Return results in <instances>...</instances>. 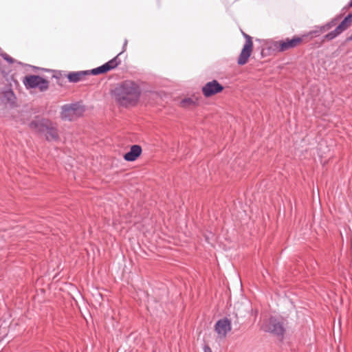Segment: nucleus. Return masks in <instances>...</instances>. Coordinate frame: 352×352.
I'll return each instance as SVG.
<instances>
[{
    "label": "nucleus",
    "mask_w": 352,
    "mask_h": 352,
    "mask_svg": "<svg viewBox=\"0 0 352 352\" xmlns=\"http://www.w3.org/2000/svg\"><path fill=\"white\" fill-rule=\"evenodd\" d=\"M28 126L36 133L44 134L47 141L57 140L58 139L56 124L50 119L36 116L28 124Z\"/></svg>",
    "instance_id": "obj_2"
},
{
    "label": "nucleus",
    "mask_w": 352,
    "mask_h": 352,
    "mask_svg": "<svg viewBox=\"0 0 352 352\" xmlns=\"http://www.w3.org/2000/svg\"><path fill=\"white\" fill-rule=\"evenodd\" d=\"M84 111L78 103L65 104L62 107L60 117L63 120L72 121L81 116Z\"/></svg>",
    "instance_id": "obj_3"
},
{
    "label": "nucleus",
    "mask_w": 352,
    "mask_h": 352,
    "mask_svg": "<svg viewBox=\"0 0 352 352\" xmlns=\"http://www.w3.org/2000/svg\"><path fill=\"white\" fill-rule=\"evenodd\" d=\"M302 42V38L294 37L292 39L286 38L276 42L275 46L279 52H285L289 49L294 48Z\"/></svg>",
    "instance_id": "obj_9"
},
{
    "label": "nucleus",
    "mask_w": 352,
    "mask_h": 352,
    "mask_svg": "<svg viewBox=\"0 0 352 352\" xmlns=\"http://www.w3.org/2000/svg\"><path fill=\"white\" fill-rule=\"evenodd\" d=\"M319 30H321V34L326 32V29L324 28V25L318 27Z\"/></svg>",
    "instance_id": "obj_19"
},
{
    "label": "nucleus",
    "mask_w": 352,
    "mask_h": 352,
    "mask_svg": "<svg viewBox=\"0 0 352 352\" xmlns=\"http://www.w3.org/2000/svg\"><path fill=\"white\" fill-rule=\"evenodd\" d=\"M142 151L140 145L134 144L131 146L130 151L124 155V159L127 162H133L141 155Z\"/></svg>",
    "instance_id": "obj_12"
},
{
    "label": "nucleus",
    "mask_w": 352,
    "mask_h": 352,
    "mask_svg": "<svg viewBox=\"0 0 352 352\" xmlns=\"http://www.w3.org/2000/svg\"><path fill=\"white\" fill-rule=\"evenodd\" d=\"M1 57L9 63H14V59L6 53L1 54Z\"/></svg>",
    "instance_id": "obj_15"
},
{
    "label": "nucleus",
    "mask_w": 352,
    "mask_h": 352,
    "mask_svg": "<svg viewBox=\"0 0 352 352\" xmlns=\"http://www.w3.org/2000/svg\"><path fill=\"white\" fill-rule=\"evenodd\" d=\"M337 19H332L331 21L328 22V25H329L330 28L333 27L336 24Z\"/></svg>",
    "instance_id": "obj_16"
},
{
    "label": "nucleus",
    "mask_w": 352,
    "mask_h": 352,
    "mask_svg": "<svg viewBox=\"0 0 352 352\" xmlns=\"http://www.w3.org/2000/svg\"><path fill=\"white\" fill-rule=\"evenodd\" d=\"M324 28L326 29L327 31L331 29L327 23L324 25Z\"/></svg>",
    "instance_id": "obj_21"
},
{
    "label": "nucleus",
    "mask_w": 352,
    "mask_h": 352,
    "mask_svg": "<svg viewBox=\"0 0 352 352\" xmlns=\"http://www.w3.org/2000/svg\"><path fill=\"white\" fill-rule=\"evenodd\" d=\"M352 23V13H349L342 21L337 26V28L324 36V39L331 41L336 38L342 32L346 30Z\"/></svg>",
    "instance_id": "obj_5"
},
{
    "label": "nucleus",
    "mask_w": 352,
    "mask_h": 352,
    "mask_svg": "<svg viewBox=\"0 0 352 352\" xmlns=\"http://www.w3.org/2000/svg\"><path fill=\"white\" fill-rule=\"evenodd\" d=\"M193 101L190 99V98H188V99H184L182 100V104H185L186 103H188V104H191L192 103Z\"/></svg>",
    "instance_id": "obj_17"
},
{
    "label": "nucleus",
    "mask_w": 352,
    "mask_h": 352,
    "mask_svg": "<svg viewBox=\"0 0 352 352\" xmlns=\"http://www.w3.org/2000/svg\"><path fill=\"white\" fill-rule=\"evenodd\" d=\"M121 54L122 52L119 53L117 56H116L114 58L104 65L90 70V74L98 75L100 74H104L113 69H115L121 63V60L119 58V56Z\"/></svg>",
    "instance_id": "obj_6"
},
{
    "label": "nucleus",
    "mask_w": 352,
    "mask_h": 352,
    "mask_svg": "<svg viewBox=\"0 0 352 352\" xmlns=\"http://www.w3.org/2000/svg\"><path fill=\"white\" fill-rule=\"evenodd\" d=\"M23 82L27 89L38 88L41 91H45L49 87V82L40 76H26Z\"/></svg>",
    "instance_id": "obj_4"
},
{
    "label": "nucleus",
    "mask_w": 352,
    "mask_h": 352,
    "mask_svg": "<svg viewBox=\"0 0 352 352\" xmlns=\"http://www.w3.org/2000/svg\"><path fill=\"white\" fill-rule=\"evenodd\" d=\"M8 94H11V95H13V92L12 91H10Z\"/></svg>",
    "instance_id": "obj_26"
},
{
    "label": "nucleus",
    "mask_w": 352,
    "mask_h": 352,
    "mask_svg": "<svg viewBox=\"0 0 352 352\" xmlns=\"http://www.w3.org/2000/svg\"><path fill=\"white\" fill-rule=\"evenodd\" d=\"M243 36L245 38V41H248V39L249 38L250 41H252V37L245 33H243Z\"/></svg>",
    "instance_id": "obj_20"
},
{
    "label": "nucleus",
    "mask_w": 352,
    "mask_h": 352,
    "mask_svg": "<svg viewBox=\"0 0 352 352\" xmlns=\"http://www.w3.org/2000/svg\"><path fill=\"white\" fill-rule=\"evenodd\" d=\"M321 34V30H319L318 27H316L315 30L309 32L308 35L311 37L318 36Z\"/></svg>",
    "instance_id": "obj_14"
},
{
    "label": "nucleus",
    "mask_w": 352,
    "mask_h": 352,
    "mask_svg": "<svg viewBox=\"0 0 352 352\" xmlns=\"http://www.w3.org/2000/svg\"><path fill=\"white\" fill-rule=\"evenodd\" d=\"M204 352H212V351L208 345H204Z\"/></svg>",
    "instance_id": "obj_18"
},
{
    "label": "nucleus",
    "mask_w": 352,
    "mask_h": 352,
    "mask_svg": "<svg viewBox=\"0 0 352 352\" xmlns=\"http://www.w3.org/2000/svg\"><path fill=\"white\" fill-rule=\"evenodd\" d=\"M126 44H127V41H126V40H125L124 43V46H123V47H124V48L125 47V46L126 45Z\"/></svg>",
    "instance_id": "obj_22"
},
{
    "label": "nucleus",
    "mask_w": 352,
    "mask_h": 352,
    "mask_svg": "<svg viewBox=\"0 0 352 352\" xmlns=\"http://www.w3.org/2000/svg\"><path fill=\"white\" fill-rule=\"evenodd\" d=\"M253 47L252 41H250L249 38L248 41H245V43L243 45V47L241 52V54L238 58L237 63L240 65H245L250 58Z\"/></svg>",
    "instance_id": "obj_10"
},
{
    "label": "nucleus",
    "mask_w": 352,
    "mask_h": 352,
    "mask_svg": "<svg viewBox=\"0 0 352 352\" xmlns=\"http://www.w3.org/2000/svg\"><path fill=\"white\" fill-rule=\"evenodd\" d=\"M223 90V87L217 80H213L207 82L202 87L203 94L206 97L212 96L216 94L220 93Z\"/></svg>",
    "instance_id": "obj_8"
},
{
    "label": "nucleus",
    "mask_w": 352,
    "mask_h": 352,
    "mask_svg": "<svg viewBox=\"0 0 352 352\" xmlns=\"http://www.w3.org/2000/svg\"><path fill=\"white\" fill-rule=\"evenodd\" d=\"M141 94L140 87L133 81H124L117 86L113 92L116 102L121 106L134 105Z\"/></svg>",
    "instance_id": "obj_1"
},
{
    "label": "nucleus",
    "mask_w": 352,
    "mask_h": 352,
    "mask_svg": "<svg viewBox=\"0 0 352 352\" xmlns=\"http://www.w3.org/2000/svg\"><path fill=\"white\" fill-rule=\"evenodd\" d=\"M90 75L89 71H80L76 72H70L67 75L68 80L71 82H78L84 80L86 76Z\"/></svg>",
    "instance_id": "obj_13"
},
{
    "label": "nucleus",
    "mask_w": 352,
    "mask_h": 352,
    "mask_svg": "<svg viewBox=\"0 0 352 352\" xmlns=\"http://www.w3.org/2000/svg\"><path fill=\"white\" fill-rule=\"evenodd\" d=\"M267 331L278 336H283L285 331V327L283 320L271 317L269 320Z\"/></svg>",
    "instance_id": "obj_7"
},
{
    "label": "nucleus",
    "mask_w": 352,
    "mask_h": 352,
    "mask_svg": "<svg viewBox=\"0 0 352 352\" xmlns=\"http://www.w3.org/2000/svg\"><path fill=\"white\" fill-rule=\"evenodd\" d=\"M349 5V6H352V0H350Z\"/></svg>",
    "instance_id": "obj_25"
},
{
    "label": "nucleus",
    "mask_w": 352,
    "mask_h": 352,
    "mask_svg": "<svg viewBox=\"0 0 352 352\" xmlns=\"http://www.w3.org/2000/svg\"><path fill=\"white\" fill-rule=\"evenodd\" d=\"M352 40V34L348 38V41H351Z\"/></svg>",
    "instance_id": "obj_23"
},
{
    "label": "nucleus",
    "mask_w": 352,
    "mask_h": 352,
    "mask_svg": "<svg viewBox=\"0 0 352 352\" xmlns=\"http://www.w3.org/2000/svg\"><path fill=\"white\" fill-rule=\"evenodd\" d=\"M231 330V322L229 319L219 320L215 324V331L220 337L225 338Z\"/></svg>",
    "instance_id": "obj_11"
},
{
    "label": "nucleus",
    "mask_w": 352,
    "mask_h": 352,
    "mask_svg": "<svg viewBox=\"0 0 352 352\" xmlns=\"http://www.w3.org/2000/svg\"><path fill=\"white\" fill-rule=\"evenodd\" d=\"M352 40V34L348 38V41H351Z\"/></svg>",
    "instance_id": "obj_24"
}]
</instances>
